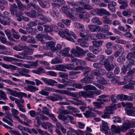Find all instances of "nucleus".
Here are the masks:
<instances>
[{
  "label": "nucleus",
  "instance_id": "1",
  "mask_svg": "<svg viewBox=\"0 0 135 135\" xmlns=\"http://www.w3.org/2000/svg\"><path fill=\"white\" fill-rule=\"evenodd\" d=\"M135 127V119L132 120H126L122 126L117 127L114 125L111 126V130L116 134H120L121 132H125L129 128Z\"/></svg>",
  "mask_w": 135,
  "mask_h": 135
},
{
  "label": "nucleus",
  "instance_id": "2",
  "mask_svg": "<svg viewBox=\"0 0 135 135\" xmlns=\"http://www.w3.org/2000/svg\"><path fill=\"white\" fill-rule=\"evenodd\" d=\"M35 82L33 81L25 80V82L26 83L31 85H28L27 86H25L24 89L28 91L33 93L38 90V88L34 85H36L37 86H38L40 85H42L43 84V83L40 80L37 79H35Z\"/></svg>",
  "mask_w": 135,
  "mask_h": 135
},
{
  "label": "nucleus",
  "instance_id": "3",
  "mask_svg": "<svg viewBox=\"0 0 135 135\" xmlns=\"http://www.w3.org/2000/svg\"><path fill=\"white\" fill-rule=\"evenodd\" d=\"M122 104L123 107H126L125 110L128 115H134V113L135 112V107H133L132 103L122 102Z\"/></svg>",
  "mask_w": 135,
  "mask_h": 135
},
{
  "label": "nucleus",
  "instance_id": "4",
  "mask_svg": "<svg viewBox=\"0 0 135 135\" xmlns=\"http://www.w3.org/2000/svg\"><path fill=\"white\" fill-rule=\"evenodd\" d=\"M100 130L103 132H104L106 135L109 134L110 135H112L113 133H115L113 132L112 130L111 131L112 132H110V130L108 127L107 123L103 120L102 121V126L100 128Z\"/></svg>",
  "mask_w": 135,
  "mask_h": 135
},
{
  "label": "nucleus",
  "instance_id": "5",
  "mask_svg": "<svg viewBox=\"0 0 135 135\" xmlns=\"http://www.w3.org/2000/svg\"><path fill=\"white\" fill-rule=\"evenodd\" d=\"M70 52L76 57L84 56L83 49L78 46L76 47V49L74 48L72 49Z\"/></svg>",
  "mask_w": 135,
  "mask_h": 135
},
{
  "label": "nucleus",
  "instance_id": "6",
  "mask_svg": "<svg viewBox=\"0 0 135 135\" xmlns=\"http://www.w3.org/2000/svg\"><path fill=\"white\" fill-rule=\"evenodd\" d=\"M57 113L60 114L58 116V118L64 122L67 120V118L66 116L62 114L66 115L70 114V112L67 110L60 109L59 111L57 112Z\"/></svg>",
  "mask_w": 135,
  "mask_h": 135
},
{
  "label": "nucleus",
  "instance_id": "7",
  "mask_svg": "<svg viewBox=\"0 0 135 135\" xmlns=\"http://www.w3.org/2000/svg\"><path fill=\"white\" fill-rule=\"evenodd\" d=\"M46 98L53 102H54L58 101L59 99L62 100V99H65V97L64 96L62 97L57 94H54L53 96H50L46 97Z\"/></svg>",
  "mask_w": 135,
  "mask_h": 135
},
{
  "label": "nucleus",
  "instance_id": "8",
  "mask_svg": "<svg viewBox=\"0 0 135 135\" xmlns=\"http://www.w3.org/2000/svg\"><path fill=\"white\" fill-rule=\"evenodd\" d=\"M94 92L91 91H80L79 92V94L84 98H93L94 97Z\"/></svg>",
  "mask_w": 135,
  "mask_h": 135
},
{
  "label": "nucleus",
  "instance_id": "9",
  "mask_svg": "<svg viewBox=\"0 0 135 135\" xmlns=\"http://www.w3.org/2000/svg\"><path fill=\"white\" fill-rule=\"evenodd\" d=\"M41 79L43 80L45 84L50 86H53L55 84L57 83V82L56 81L51 79L42 77Z\"/></svg>",
  "mask_w": 135,
  "mask_h": 135
},
{
  "label": "nucleus",
  "instance_id": "10",
  "mask_svg": "<svg viewBox=\"0 0 135 135\" xmlns=\"http://www.w3.org/2000/svg\"><path fill=\"white\" fill-rule=\"evenodd\" d=\"M134 73V71L132 70H130L127 73V76L126 77V80H127V81L125 80L126 78H125L124 79V80L123 81L118 83V85H123L127 83V81H129V79H132V77L131 75L133 74Z\"/></svg>",
  "mask_w": 135,
  "mask_h": 135
},
{
  "label": "nucleus",
  "instance_id": "11",
  "mask_svg": "<svg viewBox=\"0 0 135 135\" xmlns=\"http://www.w3.org/2000/svg\"><path fill=\"white\" fill-rule=\"evenodd\" d=\"M30 71V70L28 69L22 68L19 70L18 72L21 76L30 77L31 76V75L28 74Z\"/></svg>",
  "mask_w": 135,
  "mask_h": 135
},
{
  "label": "nucleus",
  "instance_id": "12",
  "mask_svg": "<svg viewBox=\"0 0 135 135\" xmlns=\"http://www.w3.org/2000/svg\"><path fill=\"white\" fill-rule=\"evenodd\" d=\"M88 40V38H79L78 39L77 41L80 43V46L83 47H88L89 46V44L86 42L85 41H86Z\"/></svg>",
  "mask_w": 135,
  "mask_h": 135
},
{
  "label": "nucleus",
  "instance_id": "13",
  "mask_svg": "<svg viewBox=\"0 0 135 135\" xmlns=\"http://www.w3.org/2000/svg\"><path fill=\"white\" fill-rule=\"evenodd\" d=\"M129 84L123 86V89L133 90L134 89V87L133 85H135V81L130 80Z\"/></svg>",
  "mask_w": 135,
  "mask_h": 135
},
{
  "label": "nucleus",
  "instance_id": "14",
  "mask_svg": "<svg viewBox=\"0 0 135 135\" xmlns=\"http://www.w3.org/2000/svg\"><path fill=\"white\" fill-rule=\"evenodd\" d=\"M24 13L30 17L36 18L38 17V14L35 10H34L29 12H25Z\"/></svg>",
  "mask_w": 135,
  "mask_h": 135
},
{
  "label": "nucleus",
  "instance_id": "15",
  "mask_svg": "<svg viewBox=\"0 0 135 135\" xmlns=\"http://www.w3.org/2000/svg\"><path fill=\"white\" fill-rule=\"evenodd\" d=\"M70 50V49L69 48L66 47L60 51V53L62 55V56L69 57L70 54L69 53V52Z\"/></svg>",
  "mask_w": 135,
  "mask_h": 135
},
{
  "label": "nucleus",
  "instance_id": "16",
  "mask_svg": "<svg viewBox=\"0 0 135 135\" xmlns=\"http://www.w3.org/2000/svg\"><path fill=\"white\" fill-rule=\"evenodd\" d=\"M27 6L29 8L32 7L34 9L36 10L39 13H40L41 11V9L38 6L32 2L27 4Z\"/></svg>",
  "mask_w": 135,
  "mask_h": 135
},
{
  "label": "nucleus",
  "instance_id": "17",
  "mask_svg": "<svg viewBox=\"0 0 135 135\" xmlns=\"http://www.w3.org/2000/svg\"><path fill=\"white\" fill-rule=\"evenodd\" d=\"M88 27L90 30L93 32L99 31L100 30V27L99 26H97L94 25H89Z\"/></svg>",
  "mask_w": 135,
  "mask_h": 135
},
{
  "label": "nucleus",
  "instance_id": "18",
  "mask_svg": "<svg viewBox=\"0 0 135 135\" xmlns=\"http://www.w3.org/2000/svg\"><path fill=\"white\" fill-rule=\"evenodd\" d=\"M118 2L119 4H122L119 6V8L120 9H124L126 8L128 6L127 2L123 0H118Z\"/></svg>",
  "mask_w": 135,
  "mask_h": 135
},
{
  "label": "nucleus",
  "instance_id": "19",
  "mask_svg": "<svg viewBox=\"0 0 135 135\" xmlns=\"http://www.w3.org/2000/svg\"><path fill=\"white\" fill-rule=\"evenodd\" d=\"M92 22L95 24L101 25L102 24V22L100 20L98 17H94L91 20Z\"/></svg>",
  "mask_w": 135,
  "mask_h": 135
},
{
  "label": "nucleus",
  "instance_id": "20",
  "mask_svg": "<svg viewBox=\"0 0 135 135\" xmlns=\"http://www.w3.org/2000/svg\"><path fill=\"white\" fill-rule=\"evenodd\" d=\"M15 103L17 104V106L18 108L20 111L23 112H26L25 109L23 108L24 106L23 104L20 103L18 100H15Z\"/></svg>",
  "mask_w": 135,
  "mask_h": 135
},
{
  "label": "nucleus",
  "instance_id": "21",
  "mask_svg": "<svg viewBox=\"0 0 135 135\" xmlns=\"http://www.w3.org/2000/svg\"><path fill=\"white\" fill-rule=\"evenodd\" d=\"M101 57L102 58V59L100 60V62L101 63L102 65H104L105 67V65L109 64L108 59L105 58V56L102 55Z\"/></svg>",
  "mask_w": 135,
  "mask_h": 135
},
{
  "label": "nucleus",
  "instance_id": "22",
  "mask_svg": "<svg viewBox=\"0 0 135 135\" xmlns=\"http://www.w3.org/2000/svg\"><path fill=\"white\" fill-rule=\"evenodd\" d=\"M64 33H65L67 35L71 36L74 38L76 39L77 37L74 33L71 31H69L68 29H65L64 30Z\"/></svg>",
  "mask_w": 135,
  "mask_h": 135
},
{
  "label": "nucleus",
  "instance_id": "23",
  "mask_svg": "<svg viewBox=\"0 0 135 135\" xmlns=\"http://www.w3.org/2000/svg\"><path fill=\"white\" fill-rule=\"evenodd\" d=\"M100 100L101 101L100 103H99L98 102H94L93 104H94L95 106L97 109L101 108H102L101 104H103V102H105L106 100L105 99H100Z\"/></svg>",
  "mask_w": 135,
  "mask_h": 135
},
{
  "label": "nucleus",
  "instance_id": "24",
  "mask_svg": "<svg viewBox=\"0 0 135 135\" xmlns=\"http://www.w3.org/2000/svg\"><path fill=\"white\" fill-rule=\"evenodd\" d=\"M80 71H71L69 72V76L70 78L73 79L76 78L77 76L76 75V74L80 73Z\"/></svg>",
  "mask_w": 135,
  "mask_h": 135
},
{
  "label": "nucleus",
  "instance_id": "25",
  "mask_svg": "<svg viewBox=\"0 0 135 135\" xmlns=\"http://www.w3.org/2000/svg\"><path fill=\"white\" fill-rule=\"evenodd\" d=\"M11 112L13 117L15 118H16L17 120L20 118L19 116L17 115L19 114V112L18 111L15 109L12 108L11 109Z\"/></svg>",
  "mask_w": 135,
  "mask_h": 135
},
{
  "label": "nucleus",
  "instance_id": "26",
  "mask_svg": "<svg viewBox=\"0 0 135 135\" xmlns=\"http://www.w3.org/2000/svg\"><path fill=\"white\" fill-rule=\"evenodd\" d=\"M103 42V41H93L92 42L93 45L96 47H100L102 45Z\"/></svg>",
  "mask_w": 135,
  "mask_h": 135
},
{
  "label": "nucleus",
  "instance_id": "27",
  "mask_svg": "<svg viewBox=\"0 0 135 135\" xmlns=\"http://www.w3.org/2000/svg\"><path fill=\"white\" fill-rule=\"evenodd\" d=\"M49 12L51 15L53 17L57 16V10L55 7H52L49 9Z\"/></svg>",
  "mask_w": 135,
  "mask_h": 135
},
{
  "label": "nucleus",
  "instance_id": "28",
  "mask_svg": "<svg viewBox=\"0 0 135 135\" xmlns=\"http://www.w3.org/2000/svg\"><path fill=\"white\" fill-rule=\"evenodd\" d=\"M41 126L45 129L47 128L49 129L50 128L53 127V125L50 122H46L43 123L41 125Z\"/></svg>",
  "mask_w": 135,
  "mask_h": 135
},
{
  "label": "nucleus",
  "instance_id": "29",
  "mask_svg": "<svg viewBox=\"0 0 135 135\" xmlns=\"http://www.w3.org/2000/svg\"><path fill=\"white\" fill-rule=\"evenodd\" d=\"M80 81L82 83L86 84L91 83L92 82L91 78L89 77L84 78L83 79L80 80Z\"/></svg>",
  "mask_w": 135,
  "mask_h": 135
},
{
  "label": "nucleus",
  "instance_id": "30",
  "mask_svg": "<svg viewBox=\"0 0 135 135\" xmlns=\"http://www.w3.org/2000/svg\"><path fill=\"white\" fill-rule=\"evenodd\" d=\"M84 72L81 74L82 76H87L88 75V73L91 70V69L89 67H83V69Z\"/></svg>",
  "mask_w": 135,
  "mask_h": 135
},
{
  "label": "nucleus",
  "instance_id": "31",
  "mask_svg": "<svg viewBox=\"0 0 135 135\" xmlns=\"http://www.w3.org/2000/svg\"><path fill=\"white\" fill-rule=\"evenodd\" d=\"M4 32L8 39L12 41H15V40L12 37L11 34L9 31L8 30H6Z\"/></svg>",
  "mask_w": 135,
  "mask_h": 135
},
{
  "label": "nucleus",
  "instance_id": "32",
  "mask_svg": "<svg viewBox=\"0 0 135 135\" xmlns=\"http://www.w3.org/2000/svg\"><path fill=\"white\" fill-rule=\"evenodd\" d=\"M113 106L107 107L106 108V111L109 112L110 114H112V112L115 110V105L113 104Z\"/></svg>",
  "mask_w": 135,
  "mask_h": 135
},
{
  "label": "nucleus",
  "instance_id": "33",
  "mask_svg": "<svg viewBox=\"0 0 135 135\" xmlns=\"http://www.w3.org/2000/svg\"><path fill=\"white\" fill-rule=\"evenodd\" d=\"M3 14L4 16H2L3 19H6L8 20H10V22H12V19L8 17L10 16V14L9 12L7 11H5L3 12Z\"/></svg>",
  "mask_w": 135,
  "mask_h": 135
},
{
  "label": "nucleus",
  "instance_id": "34",
  "mask_svg": "<svg viewBox=\"0 0 135 135\" xmlns=\"http://www.w3.org/2000/svg\"><path fill=\"white\" fill-rule=\"evenodd\" d=\"M43 27L45 28L44 31L46 33H50L52 32V29L51 25L50 26L47 25H44Z\"/></svg>",
  "mask_w": 135,
  "mask_h": 135
},
{
  "label": "nucleus",
  "instance_id": "35",
  "mask_svg": "<svg viewBox=\"0 0 135 135\" xmlns=\"http://www.w3.org/2000/svg\"><path fill=\"white\" fill-rule=\"evenodd\" d=\"M25 49V50L24 51L25 56H28V55H31L33 54V50L32 49H30L28 47H27V49Z\"/></svg>",
  "mask_w": 135,
  "mask_h": 135
},
{
  "label": "nucleus",
  "instance_id": "36",
  "mask_svg": "<svg viewBox=\"0 0 135 135\" xmlns=\"http://www.w3.org/2000/svg\"><path fill=\"white\" fill-rule=\"evenodd\" d=\"M56 69L58 71L64 72L66 71V70L65 69L64 65H57L56 67Z\"/></svg>",
  "mask_w": 135,
  "mask_h": 135
},
{
  "label": "nucleus",
  "instance_id": "37",
  "mask_svg": "<svg viewBox=\"0 0 135 135\" xmlns=\"http://www.w3.org/2000/svg\"><path fill=\"white\" fill-rule=\"evenodd\" d=\"M2 66L6 69H12L16 70V69L17 67L11 65H7L4 63H3L2 65Z\"/></svg>",
  "mask_w": 135,
  "mask_h": 135
},
{
  "label": "nucleus",
  "instance_id": "38",
  "mask_svg": "<svg viewBox=\"0 0 135 135\" xmlns=\"http://www.w3.org/2000/svg\"><path fill=\"white\" fill-rule=\"evenodd\" d=\"M105 67L106 70L108 71L113 70L114 68V66L113 64L110 65L109 64L105 66Z\"/></svg>",
  "mask_w": 135,
  "mask_h": 135
},
{
  "label": "nucleus",
  "instance_id": "39",
  "mask_svg": "<svg viewBox=\"0 0 135 135\" xmlns=\"http://www.w3.org/2000/svg\"><path fill=\"white\" fill-rule=\"evenodd\" d=\"M17 7L16 4L14 3L12 4L10 7V9L11 14H14V12L17 10Z\"/></svg>",
  "mask_w": 135,
  "mask_h": 135
},
{
  "label": "nucleus",
  "instance_id": "40",
  "mask_svg": "<svg viewBox=\"0 0 135 135\" xmlns=\"http://www.w3.org/2000/svg\"><path fill=\"white\" fill-rule=\"evenodd\" d=\"M59 77L67 79L68 78V74L67 73L60 72L58 73Z\"/></svg>",
  "mask_w": 135,
  "mask_h": 135
},
{
  "label": "nucleus",
  "instance_id": "41",
  "mask_svg": "<svg viewBox=\"0 0 135 135\" xmlns=\"http://www.w3.org/2000/svg\"><path fill=\"white\" fill-rule=\"evenodd\" d=\"M38 20H35L34 21H32L28 22L27 24V26L29 27L35 26L37 25Z\"/></svg>",
  "mask_w": 135,
  "mask_h": 135
},
{
  "label": "nucleus",
  "instance_id": "42",
  "mask_svg": "<svg viewBox=\"0 0 135 135\" xmlns=\"http://www.w3.org/2000/svg\"><path fill=\"white\" fill-rule=\"evenodd\" d=\"M70 129L72 132L75 133L77 135H83L84 134V132L81 130L76 131L72 128H71Z\"/></svg>",
  "mask_w": 135,
  "mask_h": 135
},
{
  "label": "nucleus",
  "instance_id": "43",
  "mask_svg": "<svg viewBox=\"0 0 135 135\" xmlns=\"http://www.w3.org/2000/svg\"><path fill=\"white\" fill-rule=\"evenodd\" d=\"M14 14L13 15L11 14V15H13L14 16H15L16 17L22 16L23 14L22 12L18 10H15V12H14Z\"/></svg>",
  "mask_w": 135,
  "mask_h": 135
},
{
  "label": "nucleus",
  "instance_id": "44",
  "mask_svg": "<svg viewBox=\"0 0 135 135\" xmlns=\"http://www.w3.org/2000/svg\"><path fill=\"white\" fill-rule=\"evenodd\" d=\"M0 97L4 100H8L6 96V94L2 90H0Z\"/></svg>",
  "mask_w": 135,
  "mask_h": 135
},
{
  "label": "nucleus",
  "instance_id": "45",
  "mask_svg": "<svg viewBox=\"0 0 135 135\" xmlns=\"http://www.w3.org/2000/svg\"><path fill=\"white\" fill-rule=\"evenodd\" d=\"M17 3L19 9L21 11H22L24 10L23 8L24 6L22 4L20 0H15Z\"/></svg>",
  "mask_w": 135,
  "mask_h": 135
},
{
  "label": "nucleus",
  "instance_id": "46",
  "mask_svg": "<svg viewBox=\"0 0 135 135\" xmlns=\"http://www.w3.org/2000/svg\"><path fill=\"white\" fill-rule=\"evenodd\" d=\"M38 61L36 60L35 62H30V63L31 68H36L38 66Z\"/></svg>",
  "mask_w": 135,
  "mask_h": 135
},
{
  "label": "nucleus",
  "instance_id": "47",
  "mask_svg": "<svg viewBox=\"0 0 135 135\" xmlns=\"http://www.w3.org/2000/svg\"><path fill=\"white\" fill-rule=\"evenodd\" d=\"M70 83L69 82H67V84H56L55 85V86L60 89H64L65 88L67 85H70L68 84ZM71 86V85H70Z\"/></svg>",
  "mask_w": 135,
  "mask_h": 135
},
{
  "label": "nucleus",
  "instance_id": "48",
  "mask_svg": "<svg viewBox=\"0 0 135 135\" xmlns=\"http://www.w3.org/2000/svg\"><path fill=\"white\" fill-rule=\"evenodd\" d=\"M47 46L50 47L51 49L53 50V48L55 46V43L52 41L47 42L46 43Z\"/></svg>",
  "mask_w": 135,
  "mask_h": 135
},
{
  "label": "nucleus",
  "instance_id": "49",
  "mask_svg": "<svg viewBox=\"0 0 135 135\" xmlns=\"http://www.w3.org/2000/svg\"><path fill=\"white\" fill-rule=\"evenodd\" d=\"M85 88L86 90H96L97 89V88L94 86L91 85H89L86 86Z\"/></svg>",
  "mask_w": 135,
  "mask_h": 135
},
{
  "label": "nucleus",
  "instance_id": "50",
  "mask_svg": "<svg viewBox=\"0 0 135 135\" xmlns=\"http://www.w3.org/2000/svg\"><path fill=\"white\" fill-rule=\"evenodd\" d=\"M62 60L61 59H52L51 63L52 64H59L62 63Z\"/></svg>",
  "mask_w": 135,
  "mask_h": 135
},
{
  "label": "nucleus",
  "instance_id": "51",
  "mask_svg": "<svg viewBox=\"0 0 135 135\" xmlns=\"http://www.w3.org/2000/svg\"><path fill=\"white\" fill-rule=\"evenodd\" d=\"M126 58L128 60H130L132 58L135 59V52L128 53Z\"/></svg>",
  "mask_w": 135,
  "mask_h": 135
},
{
  "label": "nucleus",
  "instance_id": "52",
  "mask_svg": "<svg viewBox=\"0 0 135 135\" xmlns=\"http://www.w3.org/2000/svg\"><path fill=\"white\" fill-rule=\"evenodd\" d=\"M43 54H37L33 56H30L31 57V59L30 60L35 59V58L36 59H42L44 57Z\"/></svg>",
  "mask_w": 135,
  "mask_h": 135
},
{
  "label": "nucleus",
  "instance_id": "53",
  "mask_svg": "<svg viewBox=\"0 0 135 135\" xmlns=\"http://www.w3.org/2000/svg\"><path fill=\"white\" fill-rule=\"evenodd\" d=\"M18 54L20 55H21L22 56V57L23 59L30 60L31 59V57H30V56H25L24 51L22 52L19 53Z\"/></svg>",
  "mask_w": 135,
  "mask_h": 135
},
{
  "label": "nucleus",
  "instance_id": "54",
  "mask_svg": "<svg viewBox=\"0 0 135 135\" xmlns=\"http://www.w3.org/2000/svg\"><path fill=\"white\" fill-rule=\"evenodd\" d=\"M27 42L32 44H35V39L33 37L30 36L28 35Z\"/></svg>",
  "mask_w": 135,
  "mask_h": 135
},
{
  "label": "nucleus",
  "instance_id": "55",
  "mask_svg": "<svg viewBox=\"0 0 135 135\" xmlns=\"http://www.w3.org/2000/svg\"><path fill=\"white\" fill-rule=\"evenodd\" d=\"M36 37L37 40L40 41L42 44H45V42L44 40L43 39L42 36L40 34H37L36 35Z\"/></svg>",
  "mask_w": 135,
  "mask_h": 135
},
{
  "label": "nucleus",
  "instance_id": "56",
  "mask_svg": "<svg viewBox=\"0 0 135 135\" xmlns=\"http://www.w3.org/2000/svg\"><path fill=\"white\" fill-rule=\"evenodd\" d=\"M75 10L77 13H85L84 12V9L83 7H79L76 8Z\"/></svg>",
  "mask_w": 135,
  "mask_h": 135
},
{
  "label": "nucleus",
  "instance_id": "57",
  "mask_svg": "<svg viewBox=\"0 0 135 135\" xmlns=\"http://www.w3.org/2000/svg\"><path fill=\"white\" fill-rule=\"evenodd\" d=\"M97 82L98 83L103 84H105L107 83V81L103 78H100L99 80H98Z\"/></svg>",
  "mask_w": 135,
  "mask_h": 135
},
{
  "label": "nucleus",
  "instance_id": "58",
  "mask_svg": "<svg viewBox=\"0 0 135 135\" xmlns=\"http://www.w3.org/2000/svg\"><path fill=\"white\" fill-rule=\"evenodd\" d=\"M38 93L45 96H47L49 94V93L45 89H42L38 92Z\"/></svg>",
  "mask_w": 135,
  "mask_h": 135
},
{
  "label": "nucleus",
  "instance_id": "59",
  "mask_svg": "<svg viewBox=\"0 0 135 135\" xmlns=\"http://www.w3.org/2000/svg\"><path fill=\"white\" fill-rule=\"evenodd\" d=\"M97 39H102L105 38V34L102 33H98L96 34Z\"/></svg>",
  "mask_w": 135,
  "mask_h": 135
},
{
  "label": "nucleus",
  "instance_id": "60",
  "mask_svg": "<svg viewBox=\"0 0 135 135\" xmlns=\"http://www.w3.org/2000/svg\"><path fill=\"white\" fill-rule=\"evenodd\" d=\"M18 45L19 46L21 50L22 51L23 50L27 49V46H26V44L23 42H21L19 43Z\"/></svg>",
  "mask_w": 135,
  "mask_h": 135
},
{
  "label": "nucleus",
  "instance_id": "61",
  "mask_svg": "<svg viewBox=\"0 0 135 135\" xmlns=\"http://www.w3.org/2000/svg\"><path fill=\"white\" fill-rule=\"evenodd\" d=\"M102 8L99 9L98 8H97L91 11V12H95L99 16H102Z\"/></svg>",
  "mask_w": 135,
  "mask_h": 135
},
{
  "label": "nucleus",
  "instance_id": "62",
  "mask_svg": "<svg viewBox=\"0 0 135 135\" xmlns=\"http://www.w3.org/2000/svg\"><path fill=\"white\" fill-rule=\"evenodd\" d=\"M117 97L118 99L120 100H126V97H127V95L122 94L118 95Z\"/></svg>",
  "mask_w": 135,
  "mask_h": 135
},
{
  "label": "nucleus",
  "instance_id": "63",
  "mask_svg": "<svg viewBox=\"0 0 135 135\" xmlns=\"http://www.w3.org/2000/svg\"><path fill=\"white\" fill-rule=\"evenodd\" d=\"M119 77L114 76V77L112 79L111 81L113 83H118L119 81Z\"/></svg>",
  "mask_w": 135,
  "mask_h": 135
},
{
  "label": "nucleus",
  "instance_id": "64",
  "mask_svg": "<svg viewBox=\"0 0 135 135\" xmlns=\"http://www.w3.org/2000/svg\"><path fill=\"white\" fill-rule=\"evenodd\" d=\"M118 47L119 49L117 51L121 54V55H123L124 52V48L120 45H118Z\"/></svg>",
  "mask_w": 135,
  "mask_h": 135
}]
</instances>
